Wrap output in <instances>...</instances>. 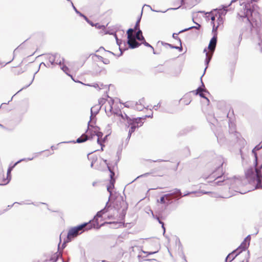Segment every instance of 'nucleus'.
<instances>
[{
	"label": "nucleus",
	"mask_w": 262,
	"mask_h": 262,
	"mask_svg": "<svg viewBox=\"0 0 262 262\" xmlns=\"http://www.w3.org/2000/svg\"><path fill=\"white\" fill-rule=\"evenodd\" d=\"M262 148V142L255 146L252 150V154L254 157V168H250L247 170V193L255 189H262V174L260 169L257 167V155L256 151Z\"/></svg>",
	"instance_id": "1"
},
{
	"label": "nucleus",
	"mask_w": 262,
	"mask_h": 262,
	"mask_svg": "<svg viewBox=\"0 0 262 262\" xmlns=\"http://www.w3.org/2000/svg\"><path fill=\"white\" fill-rule=\"evenodd\" d=\"M258 1L247 0V30L250 28L252 34H258L261 23L259 7L256 4Z\"/></svg>",
	"instance_id": "2"
},
{
	"label": "nucleus",
	"mask_w": 262,
	"mask_h": 262,
	"mask_svg": "<svg viewBox=\"0 0 262 262\" xmlns=\"http://www.w3.org/2000/svg\"><path fill=\"white\" fill-rule=\"evenodd\" d=\"M85 133L89 140L96 141L100 146V150H103L104 140L102 139L103 134L100 131L99 127L94 126H89Z\"/></svg>",
	"instance_id": "3"
},
{
	"label": "nucleus",
	"mask_w": 262,
	"mask_h": 262,
	"mask_svg": "<svg viewBox=\"0 0 262 262\" xmlns=\"http://www.w3.org/2000/svg\"><path fill=\"white\" fill-rule=\"evenodd\" d=\"M224 160L223 158L214 159L210 163V166L214 171L210 175V177L214 180L221 178L224 174L223 165Z\"/></svg>",
	"instance_id": "4"
},
{
	"label": "nucleus",
	"mask_w": 262,
	"mask_h": 262,
	"mask_svg": "<svg viewBox=\"0 0 262 262\" xmlns=\"http://www.w3.org/2000/svg\"><path fill=\"white\" fill-rule=\"evenodd\" d=\"M93 227L92 223L90 222L88 223H84L76 227H72L69 230L67 242H71L78 235L83 233L85 230H89Z\"/></svg>",
	"instance_id": "5"
},
{
	"label": "nucleus",
	"mask_w": 262,
	"mask_h": 262,
	"mask_svg": "<svg viewBox=\"0 0 262 262\" xmlns=\"http://www.w3.org/2000/svg\"><path fill=\"white\" fill-rule=\"evenodd\" d=\"M140 19H139L134 28H130L127 31L128 44L131 48H136L140 46V43L136 40L135 36L133 35V33L136 31L137 29L139 28Z\"/></svg>",
	"instance_id": "6"
},
{
	"label": "nucleus",
	"mask_w": 262,
	"mask_h": 262,
	"mask_svg": "<svg viewBox=\"0 0 262 262\" xmlns=\"http://www.w3.org/2000/svg\"><path fill=\"white\" fill-rule=\"evenodd\" d=\"M216 43L217 33H215L213 37L211 39L208 47V49L209 50V52L207 51V49H205L204 50V52L206 53V61L207 63H209L212 57L213 54L215 49Z\"/></svg>",
	"instance_id": "7"
},
{
	"label": "nucleus",
	"mask_w": 262,
	"mask_h": 262,
	"mask_svg": "<svg viewBox=\"0 0 262 262\" xmlns=\"http://www.w3.org/2000/svg\"><path fill=\"white\" fill-rule=\"evenodd\" d=\"M116 115L118 117H121L124 120H126L129 125H134L138 128L142 125V124H143V122H142V120L145 119V117H138L137 118L131 119L126 115H125V116H124L121 114H116Z\"/></svg>",
	"instance_id": "8"
},
{
	"label": "nucleus",
	"mask_w": 262,
	"mask_h": 262,
	"mask_svg": "<svg viewBox=\"0 0 262 262\" xmlns=\"http://www.w3.org/2000/svg\"><path fill=\"white\" fill-rule=\"evenodd\" d=\"M88 158L91 161V166L92 167L97 168L98 166V157L96 155L89 154Z\"/></svg>",
	"instance_id": "9"
},
{
	"label": "nucleus",
	"mask_w": 262,
	"mask_h": 262,
	"mask_svg": "<svg viewBox=\"0 0 262 262\" xmlns=\"http://www.w3.org/2000/svg\"><path fill=\"white\" fill-rule=\"evenodd\" d=\"M172 199V194H166L161 197L160 199L158 200V202L160 204H168Z\"/></svg>",
	"instance_id": "10"
},
{
	"label": "nucleus",
	"mask_w": 262,
	"mask_h": 262,
	"mask_svg": "<svg viewBox=\"0 0 262 262\" xmlns=\"http://www.w3.org/2000/svg\"><path fill=\"white\" fill-rule=\"evenodd\" d=\"M223 21L222 18L221 17L220 15H218V17L216 22H213V28H212V32L213 34L215 33H217V30L219 27L221 25H223Z\"/></svg>",
	"instance_id": "11"
},
{
	"label": "nucleus",
	"mask_w": 262,
	"mask_h": 262,
	"mask_svg": "<svg viewBox=\"0 0 262 262\" xmlns=\"http://www.w3.org/2000/svg\"><path fill=\"white\" fill-rule=\"evenodd\" d=\"M115 183V179L110 180L109 184L107 186V190L112 194V191L114 188V184Z\"/></svg>",
	"instance_id": "12"
},
{
	"label": "nucleus",
	"mask_w": 262,
	"mask_h": 262,
	"mask_svg": "<svg viewBox=\"0 0 262 262\" xmlns=\"http://www.w3.org/2000/svg\"><path fill=\"white\" fill-rule=\"evenodd\" d=\"M139 27H140V26H139V28L138 29H137V30H136L137 32L136 34L135 38H136L137 39H138L139 41H142V40H144V38L143 36L142 35V32L141 30H140Z\"/></svg>",
	"instance_id": "13"
},
{
	"label": "nucleus",
	"mask_w": 262,
	"mask_h": 262,
	"mask_svg": "<svg viewBox=\"0 0 262 262\" xmlns=\"http://www.w3.org/2000/svg\"><path fill=\"white\" fill-rule=\"evenodd\" d=\"M86 140H89L88 138V136H87L86 133H85L84 134L82 135L79 138H78L77 139V143H82V142L86 141Z\"/></svg>",
	"instance_id": "14"
},
{
	"label": "nucleus",
	"mask_w": 262,
	"mask_h": 262,
	"mask_svg": "<svg viewBox=\"0 0 262 262\" xmlns=\"http://www.w3.org/2000/svg\"><path fill=\"white\" fill-rule=\"evenodd\" d=\"M235 252H233L231 253H230L226 258V262L229 261L231 262L232 260H234L235 257L237 256V254L235 255Z\"/></svg>",
	"instance_id": "15"
},
{
	"label": "nucleus",
	"mask_w": 262,
	"mask_h": 262,
	"mask_svg": "<svg viewBox=\"0 0 262 262\" xmlns=\"http://www.w3.org/2000/svg\"><path fill=\"white\" fill-rule=\"evenodd\" d=\"M204 91V90L201 88H199L197 90H196V92H195V94L196 95H198L199 94L201 97L202 98H205L208 101H209L208 99L206 97L203 93V92Z\"/></svg>",
	"instance_id": "16"
},
{
	"label": "nucleus",
	"mask_w": 262,
	"mask_h": 262,
	"mask_svg": "<svg viewBox=\"0 0 262 262\" xmlns=\"http://www.w3.org/2000/svg\"><path fill=\"white\" fill-rule=\"evenodd\" d=\"M60 253H58V252L54 253V254L51 257L50 260L52 261V262L56 261Z\"/></svg>",
	"instance_id": "17"
},
{
	"label": "nucleus",
	"mask_w": 262,
	"mask_h": 262,
	"mask_svg": "<svg viewBox=\"0 0 262 262\" xmlns=\"http://www.w3.org/2000/svg\"><path fill=\"white\" fill-rule=\"evenodd\" d=\"M13 72L15 75H18L23 72V69L20 67L15 68L13 70Z\"/></svg>",
	"instance_id": "18"
},
{
	"label": "nucleus",
	"mask_w": 262,
	"mask_h": 262,
	"mask_svg": "<svg viewBox=\"0 0 262 262\" xmlns=\"http://www.w3.org/2000/svg\"><path fill=\"white\" fill-rule=\"evenodd\" d=\"M17 163H16L12 167H10L8 168V171H7V179H8V181L7 183H8L10 180V178H11V172L12 170V169L14 168V167L17 164Z\"/></svg>",
	"instance_id": "19"
},
{
	"label": "nucleus",
	"mask_w": 262,
	"mask_h": 262,
	"mask_svg": "<svg viewBox=\"0 0 262 262\" xmlns=\"http://www.w3.org/2000/svg\"><path fill=\"white\" fill-rule=\"evenodd\" d=\"M144 107V106L142 105L140 101L139 102H137L135 106V109L138 111H141Z\"/></svg>",
	"instance_id": "20"
},
{
	"label": "nucleus",
	"mask_w": 262,
	"mask_h": 262,
	"mask_svg": "<svg viewBox=\"0 0 262 262\" xmlns=\"http://www.w3.org/2000/svg\"><path fill=\"white\" fill-rule=\"evenodd\" d=\"M130 125V128L128 131V136L129 137H130L132 133H133L135 129L137 128L136 127V126H134V125Z\"/></svg>",
	"instance_id": "21"
},
{
	"label": "nucleus",
	"mask_w": 262,
	"mask_h": 262,
	"mask_svg": "<svg viewBox=\"0 0 262 262\" xmlns=\"http://www.w3.org/2000/svg\"><path fill=\"white\" fill-rule=\"evenodd\" d=\"M251 235L249 234L247 236V253L249 254V250H247L248 249V248L249 246V244H250V239H251Z\"/></svg>",
	"instance_id": "22"
},
{
	"label": "nucleus",
	"mask_w": 262,
	"mask_h": 262,
	"mask_svg": "<svg viewBox=\"0 0 262 262\" xmlns=\"http://www.w3.org/2000/svg\"><path fill=\"white\" fill-rule=\"evenodd\" d=\"M200 27H201L200 25H199V24H197V26L191 27H189V28H188V29H184V30H182V31H180L179 33H181V32H184V31H187V30H188L189 29H192V28H195V29H199Z\"/></svg>",
	"instance_id": "23"
},
{
	"label": "nucleus",
	"mask_w": 262,
	"mask_h": 262,
	"mask_svg": "<svg viewBox=\"0 0 262 262\" xmlns=\"http://www.w3.org/2000/svg\"><path fill=\"white\" fill-rule=\"evenodd\" d=\"M108 168L111 172L110 174V180L115 179L114 176H115V173L111 169L110 167H108Z\"/></svg>",
	"instance_id": "24"
},
{
	"label": "nucleus",
	"mask_w": 262,
	"mask_h": 262,
	"mask_svg": "<svg viewBox=\"0 0 262 262\" xmlns=\"http://www.w3.org/2000/svg\"><path fill=\"white\" fill-rule=\"evenodd\" d=\"M101 217V212H98L96 215L95 216L94 220L92 221L93 223L96 222L99 217Z\"/></svg>",
	"instance_id": "25"
},
{
	"label": "nucleus",
	"mask_w": 262,
	"mask_h": 262,
	"mask_svg": "<svg viewBox=\"0 0 262 262\" xmlns=\"http://www.w3.org/2000/svg\"><path fill=\"white\" fill-rule=\"evenodd\" d=\"M244 31L243 30L242 32H240L238 37V42L239 43L241 41H242L243 37L242 36L244 34Z\"/></svg>",
	"instance_id": "26"
},
{
	"label": "nucleus",
	"mask_w": 262,
	"mask_h": 262,
	"mask_svg": "<svg viewBox=\"0 0 262 262\" xmlns=\"http://www.w3.org/2000/svg\"><path fill=\"white\" fill-rule=\"evenodd\" d=\"M123 104H124V106L127 107H129L133 105V103H132L131 102L127 101V102L124 103Z\"/></svg>",
	"instance_id": "27"
},
{
	"label": "nucleus",
	"mask_w": 262,
	"mask_h": 262,
	"mask_svg": "<svg viewBox=\"0 0 262 262\" xmlns=\"http://www.w3.org/2000/svg\"><path fill=\"white\" fill-rule=\"evenodd\" d=\"M218 17V15H216L215 16H211V23L213 24V22H215V18L217 17V18Z\"/></svg>",
	"instance_id": "28"
},
{
	"label": "nucleus",
	"mask_w": 262,
	"mask_h": 262,
	"mask_svg": "<svg viewBox=\"0 0 262 262\" xmlns=\"http://www.w3.org/2000/svg\"><path fill=\"white\" fill-rule=\"evenodd\" d=\"M178 34L173 33L172 35V37L175 39H178L179 40L180 42H181L180 39L178 37Z\"/></svg>",
	"instance_id": "29"
},
{
	"label": "nucleus",
	"mask_w": 262,
	"mask_h": 262,
	"mask_svg": "<svg viewBox=\"0 0 262 262\" xmlns=\"http://www.w3.org/2000/svg\"><path fill=\"white\" fill-rule=\"evenodd\" d=\"M102 61L105 63V64H108L110 63V60L109 59H104V60H102Z\"/></svg>",
	"instance_id": "30"
},
{
	"label": "nucleus",
	"mask_w": 262,
	"mask_h": 262,
	"mask_svg": "<svg viewBox=\"0 0 262 262\" xmlns=\"http://www.w3.org/2000/svg\"><path fill=\"white\" fill-rule=\"evenodd\" d=\"M144 42L143 43H144L145 45L147 47H152L148 43L146 42L144 40H143Z\"/></svg>",
	"instance_id": "31"
},
{
	"label": "nucleus",
	"mask_w": 262,
	"mask_h": 262,
	"mask_svg": "<svg viewBox=\"0 0 262 262\" xmlns=\"http://www.w3.org/2000/svg\"><path fill=\"white\" fill-rule=\"evenodd\" d=\"M98 224L97 223V225H95L94 224H93V227L94 228H98Z\"/></svg>",
	"instance_id": "32"
},
{
	"label": "nucleus",
	"mask_w": 262,
	"mask_h": 262,
	"mask_svg": "<svg viewBox=\"0 0 262 262\" xmlns=\"http://www.w3.org/2000/svg\"><path fill=\"white\" fill-rule=\"evenodd\" d=\"M155 253H156V252H148V254H152Z\"/></svg>",
	"instance_id": "33"
},
{
	"label": "nucleus",
	"mask_w": 262,
	"mask_h": 262,
	"mask_svg": "<svg viewBox=\"0 0 262 262\" xmlns=\"http://www.w3.org/2000/svg\"><path fill=\"white\" fill-rule=\"evenodd\" d=\"M258 232V230H256V232L254 233L255 235H256Z\"/></svg>",
	"instance_id": "34"
},
{
	"label": "nucleus",
	"mask_w": 262,
	"mask_h": 262,
	"mask_svg": "<svg viewBox=\"0 0 262 262\" xmlns=\"http://www.w3.org/2000/svg\"><path fill=\"white\" fill-rule=\"evenodd\" d=\"M169 46H170L171 47L173 48H176V49H178V48H177V47H172V46H171V45H169Z\"/></svg>",
	"instance_id": "35"
},
{
	"label": "nucleus",
	"mask_w": 262,
	"mask_h": 262,
	"mask_svg": "<svg viewBox=\"0 0 262 262\" xmlns=\"http://www.w3.org/2000/svg\"><path fill=\"white\" fill-rule=\"evenodd\" d=\"M178 48H179V47H178ZM179 49H180V51H182V46L180 48H179Z\"/></svg>",
	"instance_id": "36"
},
{
	"label": "nucleus",
	"mask_w": 262,
	"mask_h": 262,
	"mask_svg": "<svg viewBox=\"0 0 262 262\" xmlns=\"http://www.w3.org/2000/svg\"><path fill=\"white\" fill-rule=\"evenodd\" d=\"M160 223H161V224H162V227H163V228H164V224H163V223H162V222H160Z\"/></svg>",
	"instance_id": "37"
},
{
	"label": "nucleus",
	"mask_w": 262,
	"mask_h": 262,
	"mask_svg": "<svg viewBox=\"0 0 262 262\" xmlns=\"http://www.w3.org/2000/svg\"><path fill=\"white\" fill-rule=\"evenodd\" d=\"M247 262H248V261H247Z\"/></svg>",
	"instance_id": "38"
}]
</instances>
